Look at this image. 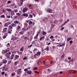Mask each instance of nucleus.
I'll use <instances>...</instances> for the list:
<instances>
[{"label":"nucleus","mask_w":77,"mask_h":77,"mask_svg":"<svg viewBox=\"0 0 77 77\" xmlns=\"http://www.w3.org/2000/svg\"><path fill=\"white\" fill-rule=\"evenodd\" d=\"M3 51L4 54L6 53L5 55V56L7 59H9V57H10V55L11 54V53L9 52H7L6 50H3Z\"/></svg>","instance_id":"f257e3e1"},{"label":"nucleus","mask_w":77,"mask_h":77,"mask_svg":"<svg viewBox=\"0 0 77 77\" xmlns=\"http://www.w3.org/2000/svg\"><path fill=\"white\" fill-rule=\"evenodd\" d=\"M28 10H29V8L27 7H25L23 10L22 11L23 13H25V12H26Z\"/></svg>","instance_id":"f03ea898"},{"label":"nucleus","mask_w":77,"mask_h":77,"mask_svg":"<svg viewBox=\"0 0 77 77\" xmlns=\"http://www.w3.org/2000/svg\"><path fill=\"white\" fill-rule=\"evenodd\" d=\"M52 11L53 9H52L49 8L47 9V12L48 13H52Z\"/></svg>","instance_id":"7ed1b4c3"},{"label":"nucleus","mask_w":77,"mask_h":77,"mask_svg":"<svg viewBox=\"0 0 77 77\" xmlns=\"http://www.w3.org/2000/svg\"><path fill=\"white\" fill-rule=\"evenodd\" d=\"M65 45V43H64L63 44L61 43L58 45V47H62V46L64 47Z\"/></svg>","instance_id":"20e7f679"},{"label":"nucleus","mask_w":77,"mask_h":77,"mask_svg":"<svg viewBox=\"0 0 77 77\" xmlns=\"http://www.w3.org/2000/svg\"><path fill=\"white\" fill-rule=\"evenodd\" d=\"M9 24H11V23L9 22L5 23L4 24V26L8 27L9 26Z\"/></svg>","instance_id":"39448f33"},{"label":"nucleus","mask_w":77,"mask_h":77,"mask_svg":"<svg viewBox=\"0 0 77 77\" xmlns=\"http://www.w3.org/2000/svg\"><path fill=\"white\" fill-rule=\"evenodd\" d=\"M21 72H21V69H19V70L17 72V74L18 75H20Z\"/></svg>","instance_id":"423d86ee"},{"label":"nucleus","mask_w":77,"mask_h":77,"mask_svg":"<svg viewBox=\"0 0 77 77\" xmlns=\"http://www.w3.org/2000/svg\"><path fill=\"white\" fill-rule=\"evenodd\" d=\"M22 15V16H23V17H29V15L27 13H24Z\"/></svg>","instance_id":"0eeeda50"},{"label":"nucleus","mask_w":77,"mask_h":77,"mask_svg":"<svg viewBox=\"0 0 77 77\" xmlns=\"http://www.w3.org/2000/svg\"><path fill=\"white\" fill-rule=\"evenodd\" d=\"M7 29H8L6 28H4L2 31L3 33H5V32H7Z\"/></svg>","instance_id":"6e6552de"},{"label":"nucleus","mask_w":77,"mask_h":77,"mask_svg":"<svg viewBox=\"0 0 77 77\" xmlns=\"http://www.w3.org/2000/svg\"><path fill=\"white\" fill-rule=\"evenodd\" d=\"M8 28L9 29H10V30H11V32L12 31V29H13L12 28V26L11 25H9L8 26Z\"/></svg>","instance_id":"1a4fd4ad"},{"label":"nucleus","mask_w":77,"mask_h":77,"mask_svg":"<svg viewBox=\"0 0 77 77\" xmlns=\"http://www.w3.org/2000/svg\"><path fill=\"white\" fill-rule=\"evenodd\" d=\"M8 62V60H4L3 61V60L2 61V62H1V63H7V62Z\"/></svg>","instance_id":"9d476101"},{"label":"nucleus","mask_w":77,"mask_h":77,"mask_svg":"<svg viewBox=\"0 0 77 77\" xmlns=\"http://www.w3.org/2000/svg\"><path fill=\"white\" fill-rule=\"evenodd\" d=\"M18 62L19 61H16L14 63V65H15V66H17V65L18 64Z\"/></svg>","instance_id":"9b49d317"},{"label":"nucleus","mask_w":77,"mask_h":77,"mask_svg":"<svg viewBox=\"0 0 77 77\" xmlns=\"http://www.w3.org/2000/svg\"><path fill=\"white\" fill-rule=\"evenodd\" d=\"M6 10L8 12L12 11V10L11 9H10L8 8H7L6 9Z\"/></svg>","instance_id":"f8f14e48"},{"label":"nucleus","mask_w":77,"mask_h":77,"mask_svg":"<svg viewBox=\"0 0 77 77\" xmlns=\"http://www.w3.org/2000/svg\"><path fill=\"white\" fill-rule=\"evenodd\" d=\"M37 63L38 64V65H42V63L41 62V60H39L38 61Z\"/></svg>","instance_id":"ddd939ff"},{"label":"nucleus","mask_w":77,"mask_h":77,"mask_svg":"<svg viewBox=\"0 0 77 77\" xmlns=\"http://www.w3.org/2000/svg\"><path fill=\"white\" fill-rule=\"evenodd\" d=\"M17 16H11V18H12V19H15L17 17Z\"/></svg>","instance_id":"4468645a"},{"label":"nucleus","mask_w":77,"mask_h":77,"mask_svg":"<svg viewBox=\"0 0 77 77\" xmlns=\"http://www.w3.org/2000/svg\"><path fill=\"white\" fill-rule=\"evenodd\" d=\"M7 36V33H5V34L3 36V38L5 39L6 38V36Z\"/></svg>","instance_id":"2eb2a0df"},{"label":"nucleus","mask_w":77,"mask_h":77,"mask_svg":"<svg viewBox=\"0 0 77 77\" xmlns=\"http://www.w3.org/2000/svg\"><path fill=\"white\" fill-rule=\"evenodd\" d=\"M26 72L28 74H32V71H28Z\"/></svg>","instance_id":"dca6fc26"},{"label":"nucleus","mask_w":77,"mask_h":77,"mask_svg":"<svg viewBox=\"0 0 77 77\" xmlns=\"http://www.w3.org/2000/svg\"><path fill=\"white\" fill-rule=\"evenodd\" d=\"M14 37H15V36H14V35H12V36L11 38V40L12 41H14V40H15V39H14Z\"/></svg>","instance_id":"f3484780"},{"label":"nucleus","mask_w":77,"mask_h":77,"mask_svg":"<svg viewBox=\"0 0 77 77\" xmlns=\"http://www.w3.org/2000/svg\"><path fill=\"white\" fill-rule=\"evenodd\" d=\"M45 38V36H43V37H40V40L41 41V40H43L42 39H44Z\"/></svg>","instance_id":"a211bd4d"},{"label":"nucleus","mask_w":77,"mask_h":77,"mask_svg":"<svg viewBox=\"0 0 77 77\" xmlns=\"http://www.w3.org/2000/svg\"><path fill=\"white\" fill-rule=\"evenodd\" d=\"M68 62L69 63H72V62H73V59H72L71 60H69V61H68Z\"/></svg>","instance_id":"6ab92c4d"},{"label":"nucleus","mask_w":77,"mask_h":77,"mask_svg":"<svg viewBox=\"0 0 77 77\" xmlns=\"http://www.w3.org/2000/svg\"><path fill=\"white\" fill-rule=\"evenodd\" d=\"M14 54H12L11 56V60H12V59H14Z\"/></svg>","instance_id":"aec40b11"},{"label":"nucleus","mask_w":77,"mask_h":77,"mask_svg":"<svg viewBox=\"0 0 77 77\" xmlns=\"http://www.w3.org/2000/svg\"><path fill=\"white\" fill-rule=\"evenodd\" d=\"M11 16H14V15H15V14H14V12L13 11H12L11 14Z\"/></svg>","instance_id":"412c9836"},{"label":"nucleus","mask_w":77,"mask_h":77,"mask_svg":"<svg viewBox=\"0 0 77 77\" xmlns=\"http://www.w3.org/2000/svg\"><path fill=\"white\" fill-rule=\"evenodd\" d=\"M11 25L12 27H16L17 26V25L15 24H12Z\"/></svg>","instance_id":"4be33fe9"},{"label":"nucleus","mask_w":77,"mask_h":77,"mask_svg":"<svg viewBox=\"0 0 77 77\" xmlns=\"http://www.w3.org/2000/svg\"><path fill=\"white\" fill-rule=\"evenodd\" d=\"M38 35H39V34L38 33L36 35V36H35L34 37L35 39H37V38H38Z\"/></svg>","instance_id":"5701e85b"},{"label":"nucleus","mask_w":77,"mask_h":77,"mask_svg":"<svg viewBox=\"0 0 77 77\" xmlns=\"http://www.w3.org/2000/svg\"><path fill=\"white\" fill-rule=\"evenodd\" d=\"M15 57L16 59H18L19 58V56L17 55H16L15 56Z\"/></svg>","instance_id":"b1692460"},{"label":"nucleus","mask_w":77,"mask_h":77,"mask_svg":"<svg viewBox=\"0 0 77 77\" xmlns=\"http://www.w3.org/2000/svg\"><path fill=\"white\" fill-rule=\"evenodd\" d=\"M19 34H21V35H23L24 34V31H22L19 32Z\"/></svg>","instance_id":"393cba45"},{"label":"nucleus","mask_w":77,"mask_h":77,"mask_svg":"<svg viewBox=\"0 0 77 77\" xmlns=\"http://www.w3.org/2000/svg\"><path fill=\"white\" fill-rule=\"evenodd\" d=\"M24 47H22L20 49V51H23V50H24Z\"/></svg>","instance_id":"a878e982"},{"label":"nucleus","mask_w":77,"mask_h":77,"mask_svg":"<svg viewBox=\"0 0 77 77\" xmlns=\"http://www.w3.org/2000/svg\"><path fill=\"white\" fill-rule=\"evenodd\" d=\"M70 40H72V38H68L67 39V41H69Z\"/></svg>","instance_id":"bb28decb"},{"label":"nucleus","mask_w":77,"mask_h":77,"mask_svg":"<svg viewBox=\"0 0 77 77\" xmlns=\"http://www.w3.org/2000/svg\"><path fill=\"white\" fill-rule=\"evenodd\" d=\"M29 25H30V24H33V22H32V21H30L29 22Z\"/></svg>","instance_id":"cd10ccee"},{"label":"nucleus","mask_w":77,"mask_h":77,"mask_svg":"<svg viewBox=\"0 0 77 77\" xmlns=\"http://www.w3.org/2000/svg\"><path fill=\"white\" fill-rule=\"evenodd\" d=\"M15 75V72H13L11 74L12 76H14V75Z\"/></svg>","instance_id":"c85d7f7f"},{"label":"nucleus","mask_w":77,"mask_h":77,"mask_svg":"<svg viewBox=\"0 0 77 77\" xmlns=\"http://www.w3.org/2000/svg\"><path fill=\"white\" fill-rule=\"evenodd\" d=\"M69 20L68 19H67L66 21L64 23L65 24H66V23H68V22H69Z\"/></svg>","instance_id":"c756f323"},{"label":"nucleus","mask_w":77,"mask_h":77,"mask_svg":"<svg viewBox=\"0 0 77 77\" xmlns=\"http://www.w3.org/2000/svg\"><path fill=\"white\" fill-rule=\"evenodd\" d=\"M1 18H4L5 17V15H2L0 16Z\"/></svg>","instance_id":"7c9ffc66"},{"label":"nucleus","mask_w":77,"mask_h":77,"mask_svg":"<svg viewBox=\"0 0 77 77\" xmlns=\"http://www.w3.org/2000/svg\"><path fill=\"white\" fill-rule=\"evenodd\" d=\"M65 55L64 54H63V55H62V56L61 57V58H62V59L63 58H65Z\"/></svg>","instance_id":"2f4dec72"},{"label":"nucleus","mask_w":77,"mask_h":77,"mask_svg":"<svg viewBox=\"0 0 77 77\" xmlns=\"http://www.w3.org/2000/svg\"><path fill=\"white\" fill-rule=\"evenodd\" d=\"M20 26L19 25H18L17 26V30H20Z\"/></svg>","instance_id":"473e14b6"},{"label":"nucleus","mask_w":77,"mask_h":77,"mask_svg":"<svg viewBox=\"0 0 77 77\" xmlns=\"http://www.w3.org/2000/svg\"><path fill=\"white\" fill-rule=\"evenodd\" d=\"M23 3H21L20 2V3L19 5V6H21L23 5Z\"/></svg>","instance_id":"72a5a7b5"},{"label":"nucleus","mask_w":77,"mask_h":77,"mask_svg":"<svg viewBox=\"0 0 77 77\" xmlns=\"http://www.w3.org/2000/svg\"><path fill=\"white\" fill-rule=\"evenodd\" d=\"M34 72H35V73H36V74H39V72L36 71H35Z\"/></svg>","instance_id":"f704fd0d"},{"label":"nucleus","mask_w":77,"mask_h":77,"mask_svg":"<svg viewBox=\"0 0 77 77\" xmlns=\"http://www.w3.org/2000/svg\"><path fill=\"white\" fill-rule=\"evenodd\" d=\"M27 59V57L25 56L24 58H23V60H26V59Z\"/></svg>","instance_id":"c9c22d12"},{"label":"nucleus","mask_w":77,"mask_h":77,"mask_svg":"<svg viewBox=\"0 0 77 77\" xmlns=\"http://www.w3.org/2000/svg\"><path fill=\"white\" fill-rule=\"evenodd\" d=\"M29 17H30V18H32L33 16L31 14H29Z\"/></svg>","instance_id":"e433bc0d"},{"label":"nucleus","mask_w":77,"mask_h":77,"mask_svg":"<svg viewBox=\"0 0 77 77\" xmlns=\"http://www.w3.org/2000/svg\"><path fill=\"white\" fill-rule=\"evenodd\" d=\"M37 53L38 54L39 56H40V55H41V52H37Z\"/></svg>","instance_id":"4c0bfd02"},{"label":"nucleus","mask_w":77,"mask_h":77,"mask_svg":"<svg viewBox=\"0 0 77 77\" xmlns=\"http://www.w3.org/2000/svg\"><path fill=\"white\" fill-rule=\"evenodd\" d=\"M16 15H18V16H20L21 15V14H20V13H18L16 14Z\"/></svg>","instance_id":"58836bf2"},{"label":"nucleus","mask_w":77,"mask_h":77,"mask_svg":"<svg viewBox=\"0 0 77 77\" xmlns=\"http://www.w3.org/2000/svg\"><path fill=\"white\" fill-rule=\"evenodd\" d=\"M19 23V22L17 21H15L14 22V23H15V24H17V23Z\"/></svg>","instance_id":"ea45409f"},{"label":"nucleus","mask_w":77,"mask_h":77,"mask_svg":"<svg viewBox=\"0 0 77 77\" xmlns=\"http://www.w3.org/2000/svg\"><path fill=\"white\" fill-rule=\"evenodd\" d=\"M43 35H46V32H43Z\"/></svg>","instance_id":"a19ab883"},{"label":"nucleus","mask_w":77,"mask_h":77,"mask_svg":"<svg viewBox=\"0 0 77 77\" xmlns=\"http://www.w3.org/2000/svg\"><path fill=\"white\" fill-rule=\"evenodd\" d=\"M46 50L47 51H48L49 50V48L48 47V46H47V48H46Z\"/></svg>","instance_id":"79ce46f5"},{"label":"nucleus","mask_w":77,"mask_h":77,"mask_svg":"<svg viewBox=\"0 0 77 77\" xmlns=\"http://www.w3.org/2000/svg\"><path fill=\"white\" fill-rule=\"evenodd\" d=\"M5 50L7 52H8V51H9V48H7Z\"/></svg>","instance_id":"37998d69"},{"label":"nucleus","mask_w":77,"mask_h":77,"mask_svg":"<svg viewBox=\"0 0 77 77\" xmlns=\"http://www.w3.org/2000/svg\"><path fill=\"white\" fill-rule=\"evenodd\" d=\"M68 60H70L71 59V57H68Z\"/></svg>","instance_id":"c03bdc74"},{"label":"nucleus","mask_w":77,"mask_h":77,"mask_svg":"<svg viewBox=\"0 0 77 77\" xmlns=\"http://www.w3.org/2000/svg\"><path fill=\"white\" fill-rule=\"evenodd\" d=\"M37 50V48H35L33 51H36Z\"/></svg>","instance_id":"a18cd8bd"},{"label":"nucleus","mask_w":77,"mask_h":77,"mask_svg":"<svg viewBox=\"0 0 77 77\" xmlns=\"http://www.w3.org/2000/svg\"><path fill=\"white\" fill-rule=\"evenodd\" d=\"M23 2H24V0H20V3H23Z\"/></svg>","instance_id":"49530a36"},{"label":"nucleus","mask_w":77,"mask_h":77,"mask_svg":"<svg viewBox=\"0 0 77 77\" xmlns=\"http://www.w3.org/2000/svg\"><path fill=\"white\" fill-rule=\"evenodd\" d=\"M32 45H31L30 46L28 45V48H30L31 47H32Z\"/></svg>","instance_id":"de8ad7c7"},{"label":"nucleus","mask_w":77,"mask_h":77,"mask_svg":"<svg viewBox=\"0 0 77 77\" xmlns=\"http://www.w3.org/2000/svg\"><path fill=\"white\" fill-rule=\"evenodd\" d=\"M24 71H28V69H24Z\"/></svg>","instance_id":"09e8293b"},{"label":"nucleus","mask_w":77,"mask_h":77,"mask_svg":"<svg viewBox=\"0 0 77 77\" xmlns=\"http://www.w3.org/2000/svg\"><path fill=\"white\" fill-rule=\"evenodd\" d=\"M11 1H8L7 2V3L9 4V3H11Z\"/></svg>","instance_id":"8fccbe9b"},{"label":"nucleus","mask_w":77,"mask_h":77,"mask_svg":"<svg viewBox=\"0 0 77 77\" xmlns=\"http://www.w3.org/2000/svg\"><path fill=\"white\" fill-rule=\"evenodd\" d=\"M14 12L16 13V12H17V11H18V10L17 9V10H14Z\"/></svg>","instance_id":"3c124183"},{"label":"nucleus","mask_w":77,"mask_h":77,"mask_svg":"<svg viewBox=\"0 0 77 77\" xmlns=\"http://www.w3.org/2000/svg\"><path fill=\"white\" fill-rule=\"evenodd\" d=\"M11 6H14V5H15V3H14V2H13V4H11Z\"/></svg>","instance_id":"603ef678"},{"label":"nucleus","mask_w":77,"mask_h":77,"mask_svg":"<svg viewBox=\"0 0 77 77\" xmlns=\"http://www.w3.org/2000/svg\"><path fill=\"white\" fill-rule=\"evenodd\" d=\"M65 24H66V23H63V24L61 25V26L60 27H63V26H64V25H65Z\"/></svg>","instance_id":"864d4df0"},{"label":"nucleus","mask_w":77,"mask_h":77,"mask_svg":"<svg viewBox=\"0 0 77 77\" xmlns=\"http://www.w3.org/2000/svg\"><path fill=\"white\" fill-rule=\"evenodd\" d=\"M53 38L54 37H53V36H51L50 37V38H51V39H53Z\"/></svg>","instance_id":"5fc2aeb1"},{"label":"nucleus","mask_w":77,"mask_h":77,"mask_svg":"<svg viewBox=\"0 0 77 77\" xmlns=\"http://www.w3.org/2000/svg\"><path fill=\"white\" fill-rule=\"evenodd\" d=\"M72 42H73L72 41V40L70 41L69 42L70 44H72Z\"/></svg>","instance_id":"6e6d98bb"},{"label":"nucleus","mask_w":77,"mask_h":77,"mask_svg":"<svg viewBox=\"0 0 77 77\" xmlns=\"http://www.w3.org/2000/svg\"><path fill=\"white\" fill-rule=\"evenodd\" d=\"M34 70H36V69H38V67H35L34 68Z\"/></svg>","instance_id":"4d7b16f0"},{"label":"nucleus","mask_w":77,"mask_h":77,"mask_svg":"<svg viewBox=\"0 0 77 77\" xmlns=\"http://www.w3.org/2000/svg\"><path fill=\"white\" fill-rule=\"evenodd\" d=\"M3 13H4V14H5V13H6V11H5V10H3Z\"/></svg>","instance_id":"13d9d810"},{"label":"nucleus","mask_w":77,"mask_h":77,"mask_svg":"<svg viewBox=\"0 0 77 77\" xmlns=\"http://www.w3.org/2000/svg\"><path fill=\"white\" fill-rule=\"evenodd\" d=\"M64 29V27H62L61 28V30H63V29Z\"/></svg>","instance_id":"bf43d9fd"},{"label":"nucleus","mask_w":77,"mask_h":77,"mask_svg":"<svg viewBox=\"0 0 77 77\" xmlns=\"http://www.w3.org/2000/svg\"><path fill=\"white\" fill-rule=\"evenodd\" d=\"M11 63V61L10 60L8 61V63L9 64H10V63Z\"/></svg>","instance_id":"052dcab7"},{"label":"nucleus","mask_w":77,"mask_h":77,"mask_svg":"<svg viewBox=\"0 0 77 77\" xmlns=\"http://www.w3.org/2000/svg\"><path fill=\"white\" fill-rule=\"evenodd\" d=\"M32 44H35V41H33L32 42Z\"/></svg>","instance_id":"680f3d73"},{"label":"nucleus","mask_w":77,"mask_h":77,"mask_svg":"<svg viewBox=\"0 0 77 77\" xmlns=\"http://www.w3.org/2000/svg\"><path fill=\"white\" fill-rule=\"evenodd\" d=\"M8 33H11V32L10 31H8Z\"/></svg>","instance_id":"e2e57ef3"},{"label":"nucleus","mask_w":77,"mask_h":77,"mask_svg":"<svg viewBox=\"0 0 77 77\" xmlns=\"http://www.w3.org/2000/svg\"><path fill=\"white\" fill-rule=\"evenodd\" d=\"M48 71L49 72H51V70L50 69H48Z\"/></svg>","instance_id":"0e129e2a"},{"label":"nucleus","mask_w":77,"mask_h":77,"mask_svg":"<svg viewBox=\"0 0 77 77\" xmlns=\"http://www.w3.org/2000/svg\"><path fill=\"white\" fill-rule=\"evenodd\" d=\"M22 30H24L25 31V30H26V29L24 28H23L22 29Z\"/></svg>","instance_id":"69168bd1"},{"label":"nucleus","mask_w":77,"mask_h":77,"mask_svg":"<svg viewBox=\"0 0 77 77\" xmlns=\"http://www.w3.org/2000/svg\"><path fill=\"white\" fill-rule=\"evenodd\" d=\"M64 32H65V33H66L67 32H68V30H65V31H64Z\"/></svg>","instance_id":"338daca9"},{"label":"nucleus","mask_w":77,"mask_h":77,"mask_svg":"<svg viewBox=\"0 0 77 77\" xmlns=\"http://www.w3.org/2000/svg\"><path fill=\"white\" fill-rule=\"evenodd\" d=\"M1 73L2 74H5V72H2Z\"/></svg>","instance_id":"774afa93"}]
</instances>
